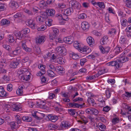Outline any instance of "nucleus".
I'll list each match as a JSON object with an SVG mask.
<instances>
[{
	"label": "nucleus",
	"mask_w": 131,
	"mask_h": 131,
	"mask_svg": "<svg viewBox=\"0 0 131 131\" xmlns=\"http://www.w3.org/2000/svg\"><path fill=\"white\" fill-rule=\"evenodd\" d=\"M69 5L70 7L75 9H80L81 7L80 4L75 1H70L69 3Z\"/></svg>",
	"instance_id": "obj_1"
},
{
	"label": "nucleus",
	"mask_w": 131,
	"mask_h": 131,
	"mask_svg": "<svg viewBox=\"0 0 131 131\" xmlns=\"http://www.w3.org/2000/svg\"><path fill=\"white\" fill-rule=\"evenodd\" d=\"M127 20L125 19H123L121 20V24L123 27H125L126 26V22Z\"/></svg>",
	"instance_id": "obj_48"
},
{
	"label": "nucleus",
	"mask_w": 131,
	"mask_h": 131,
	"mask_svg": "<svg viewBox=\"0 0 131 131\" xmlns=\"http://www.w3.org/2000/svg\"><path fill=\"white\" fill-rule=\"evenodd\" d=\"M46 67L45 66L42 64H40L38 66L39 68L40 69L42 72L45 71V68Z\"/></svg>",
	"instance_id": "obj_44"
},
{
	"label": "nucleus",
	"mask_w": 131,
	"mask_h": 131,
	"mask_svg": "<svg viewBox=\"0 0 131 131\" xmlns=\"http://www.w3.org/2000/svg\"><path fill=\"white\" fill-rule=\"evenodd\" d=\"M11 127L13 129L18 127V124L16 122H12L10 123Z\"/></svg>",
	"instance_id": "obj_29"
},
{
	"label": "nucleus",
	"mask_w": 131,
	"mask_h": 131,
	"mask_svg": "<svg viewBox=\"0 0 131 131\" xmlns=\"http://www.w3.org/2000/svg\"><path fill=\"white\" fill-rule=\"evenodd\" d=\"M39 5L41 7L43 8L46 6L47 3L44 1L42 0L39 2Z\"/></svg>",
	"instance_id": "obj_32"
},
{
	"label": "nucleus",
	"mask_w": 131,
	"mask_h": 131,
	"mask_svg": "<svg viewBox=\"0 0 131 131\" xmlns=\"http://www.w3.org/2000/svg\"><path fill=\"white\" fill-rule=\"evenodd\" d=\"M64 41L67 43L71 44L73 41V40L71 37H67L63 39Z\"/></svg>",
	"instance_id": "obj_18"
},
{
	"label": "nucleus",
	"mask_w": 131,
	"mask_h": 131,
	"mask_svg": "<svg viewBox=\"0 0 131 131\" xmlns=\"http://www.w3.org/2000/svg\"><path fill=\"white\" fill-rule=\"evenodd\" d=\"M8 39L10 42L12 43L14 41V39L13 36L11 35L9 36Z\"/></svg>",
	"instance_id": "obj_61"
},
{
	"label": "nucleus",
	"mask_w": 131,
	"mask_h": 131,
	"mask_svg": "<svg viewBox=\"0 0 131 131\" xmlns=\"http://www.w3.org/2000/svg\"><path fill=\"white\" fill-rule=\"evenodd\" d=\"M68 111L69 114L71 116H74L76 112L74 109H68Z\"/></svg>",
	"instance_id": "obj_40"
},
{
	"label": "nucleus",
	"mask_w": 131,
	"mask_h": 131,
	"mask_svg": "<svg viewBox=\"0 0 131 131\" xmlns=\"http://www.w3.org/2000/svg\"><path fill=\"white\" fill-rule=\"evenodd\" d=\"M47 68L55 70V68L53 64H48L47 65Z\"/></svg>",
	"instance_id": "obj_62"
},
{
	"label": "nucleus",
	"mask_w": 131,
	"mask_h": 131,
	"mask_svg": "<svg viewBox=\"0 0 131 131\" xmlns=\"http://www.w3.org/2000/svg\"><path fill=\"white\" fill-rule=\"evenodd\" d=\"M48 117L49 119L53 122H56L58 119L57 116L52 114L49 115Z\"/></svg>",
	"instance_id": "obj_13"
},
{
	"label": "nucleus",
	"mask_w": 131,
	"mask_h": 131,
	"mask_svg": "<svg viewBox=\"0 0 131 131\" xmlns=\"http://www.w3.org/2000/svg\"><path fill=\"white\" fill-rule=\"evenodd\" d=\"M6 92L5 91L3 87L0 86V96L1 97H6L7 96Z\"/></svg>",
	"instance_id": "obj_14"
},
{
	"label": "nucleus",
	"mask_w": 131,
	"mask_h": 131,
	"mask_svg": "<svg viewBox=\"0 0 131 131\" xmlns=\"http://www.w3.org/2000/svg\"><path fill=\"white\" fill-rule=\"evenodd\" d=\"M49 127L51 129H55L58 128L57 125L51 124L49 125Z\"/></svg>",
	"instance_id": "obj_49"
},
{
	"label": "nucleus",
	"mask_w": 131,
	"mask_h": 131,
	"mask_svg": "<svg viewBox=\"0 0 131 131\" xmlns=\"http://www.w3.org/2000/svg\"><path fill=\"white\" fill-rule=\"evenodd\" d=\"M86 95L88 96L89 97L88 99V100L89 99H90L91 100V101L92 102H93V99L90 98V97L93 96V94L91 92H88L86 93Z\"/></svg>",
	"instance_id": "obj_53"
},
{
	"label": "nucleus",
	"mask_w": 131,
	"mask_h": 131,
	"mask_svg": "<svg viewBox=\"0 0 131 131\" xmlns=\"http://www.w3.org/2000/svg\"><path fill=\"white\" fill-rule=\"evenodd\" d=\"M26 24L29 26L33 29H35L36 27V25L35 20L33 19L27 20L26 21Z\"/></svg>",
	"instance_id": "obj_5"
},
{
	"label": "nucleus",
	"mask_w": 131,
	"mask_h": 131,
	"mask_svg": "<svg viewBox=\"0 0 131 131\" xmlns=\"http://www.w3.org/2000/svg\"><path fill=\"white\" fill-rule=\"evenodd\" d=\"M80 118L85 124H86L88 122L87 119L83 115L80 116Z\"/></svg>",
	"instance_id": "obj_56"
},
{
	"label": "nucleus",
	"mask_w": 131,
	"mask_h": 131,
	"mask_svg": "<svg viewBox=\"0 0 131 131\" xmlns=\"http://www.w3.org/2000/svg\"><path fill=\"white\" fill-rule=\"evenodd\" d=\"M89 27V25L87 22L84 21L82 23L81 27L83 30L85 31L88 30Z\"/></svg>",
	"instance_id": "obj_12"
},
{
	"label": "nucleus",
	"mask_w": 131,
	"mask_h": 131,
	"mask_svg": "<svg viewBox=\"0 0 131 131\" xmlns=\"http://www.w3.org/2000/svg\"><path fill=\"white\" fill-rule=\"evenodd\" d=\"M30 75L29 74H24L21 77V80L22 81L24 82L27 81L29 80Z\"/></svg>",
	"instance_id": "obj_17"
},
{
	"label": "nucleus",
	"mask_w": 131,
	"mask_h": 131,
	"mask_svg": "<svg viewBox=\"0 0 131 131\" xmlns=\"http://www.w3.org/2000/svg\"><path fill=\"white\" fill-rule=\"evenodd\" d=\"M36 19L37 21L41 22L43 21L44 18L40 16H38L36 17Z\"/></svg>",
	"instance_id": "obj_55"
},
{
	"label": "nucleus",
	"mask_w": 131,
	"mask_h": 131,
	"mask_svg": "<svg viewBox=\"0 0 131 131\" xmlns=\"http://www.w3.org/2000/svg\"><path fill=\"white\" fill-rule=\"evenodd\" d=\"M12 108L13 111H18L20 109V106L15 104L12 103Z\"/></svg>",
	"instance_id": "obj_24"
},
{
	"label": "nucleus",
	"mask_w": 131,
	"mask_h": 131,
	"mask_svg": "<svg viewBox=\"0 0 131 131\" xmlns=\"http://www.w3.org/2000/svg\"><path fill=\"white\" fill-rule=\"evenodd\" d=\"M68 105L69 107H70L73 108L77 107L78 108L80 107V106H81V105H79L77 103H69Z\"/></svg>",
	"instance_id": "obj_22"
},
{
	"label": "nucleus",
	"mask_w": 131,
	"mask_h": 131,
	"mask_svg": "<svg viewBox=\"0 0 131 131\" xmlns=\"http://www.w3.org/2000/svg\"><path fill=\"white\" fill-rule=\"evenodd\" d=\"M100 25V23L98 21L94 22L92 24L93 26L96 29H98L99 28Z\"/></svg>",
	"instance_id": "obj_41"
},
{
	"label": "nucleus",
	"mask_w": 131,
	"mask_h": 131,
	"mask_svg": "<svg viewBox=\"0 0 131 131\" xmlns=\"http://www.w3.org/2000/svg\"><path fill=\"white\" fill-rule=\"evenodd\" d=\"M2 79L4 80L6 82L10 80L9 77L6 75H4Z\"/></svg>",
	"instance_id": "obj_63"
},
{
	"label": "nucleus",
	"mask_w": 131,
	"mask_h": 131,
	"mask_svg": "<svg viewBox=\"0 0 131 131\" xmlns=\"http://www.w3.org/2000/svg\"><path fill=\"white\" fill-rule=\"evenodd\" d=\"M124 53H122L120 55V57L119 59H118L119 60L118 61L119 63H124L128 61L129 60V58L127 57H123V56L124 55Z\"/></svg>",
	"instance_id": "obj_7"
},
{
	"label": "nucleus",
	"mask_w": 131,
	"mask_h": 131,
	"mask_svg": "<svg viewBox=\"0 0 131 131\" xmlns=\"http://www.w3.org/2000/svg\"><path fill=\"white\" fill-rule=\"evenodd\" d=\"M9 23V21L5 19H3L1 21V23L3 25H6Z\"/></svg>",
	"instance_id": "obj_43"
},
{
	"label": "nucleus",
	"mask_w": 131,
	"mask_h": 131,
	"mask_svg": "<svg viewBox=\"0 0 131 131\" xmlns=\"http://www.w3.org/2000/svg\"><path fill=\"white\" fill-rule=\"evenodd\" d=\"M122 49L121 47L116 46L114 49L113 51L114 55H116L118 54L122 51Z\"/></svg>",
	"instance_id": "obj_21"
},
{
	"label": "nucleus",
	"mask_w": 131,
	"mask_h": 131,
	"mask_svg": "<svg viewBox=\"0 0 131 131\" xmlns=\"http://www.w3.org/2000/svg\"><path fill=\"white\" fill-rule=\"evenodd\" d=\"M87 60L86 58H83L81 59L80 60V63L81 66H83L84 64L86 62Z\"/></svg>",
	"instance_id": "obj_57"
},
{
	"label": "nucleus",
	"mask_w": 131,
	"mask_h": 131,
	"mask_svg": "<svg viewBox=\"0 0 131 131\" xmlns=\"http://www.w3.org/2000/svg\"><path fill=\"white\" fill-rule=\"evenodd\" d=\"M108 37L107 36H104L101 39L100 42L102 45H103L106 43L108 41Z\"/></svg>",
	"instance_id": "obj_19"
},
{
	"label": "nucleus",
	"mask_w": 131,
	"mask_h": 131,
	"mask_svg": "<svg viewBox=\"0 0 131 131\" xmlns=\"http://www.w3.org/2000/svg\"><path fill=\"white\" fill-rule=\"evenodd\" d=\"M71 126L70 123L68 122L64 121H62L61 123V126L63 128H68Z\"/></svg>",
	"instance_id": "obj_9"
},
{
	"label": "nucleus",
	"mask_w": 131,
	"mask_h": 131,
	"mask_svg": "<svg viewBox=\"0 0 131 131\" xmlns=\"http://www.w3.org/2000/svg\"><path fill=\"white\" fill-rule=\"evenodd\" d=\"M57 61L59 64H64L66 61L62 57H60L58 58Z\"/></svg>",
	"instance_id": "obj_35"
},
{
	"label": "nucleus",
	"mask_w": 131,
	"mask_h": 131,
	"mask_svg": "<svg viewBox=\"0 0 131 131\" xmlns=\"http://www.w3.org/2000/svg\"><path fill=\"white\" fill-rule=\"evenodd\" d=\"M18 73L19 74H29L28 70L26 68L21 69L18 71Z\"/></svg>",
	"instance_id": "obj_16"
},
{
	"label": "nucleus",
	"mask_w": 131,
	"mask_h": 131,
	"mask_svg": "<svg viewBox=\"0 0 131 131\" xmlns=\"http://www.w3.org/2000/svg\"><path fill=\"white\" fill-rule=\"evenodd\" d=\"M70 55L73 59H78L79 57L77 54H75L73 52H72L71 53H70Z\"/></svg>",
	"instance_id": "obj_36"
},
{
	"label": "nucleus",
	"mask_w": 131,
	"mask_h": 131,
	"mask_svg": "<svg viewBox=\"0 0 131 131\" xmlns=\"http://www.w3.org/2000/svg\"><path fill=\"white\" fill-rule=\"evenodd\" d=\"M118 61L119 60L118 59L115 61H113L107 63V65L109 66H115L116 68H121L122 66L121 63H119Z\"/></svg>",
	"instance_id": "obj_4"
},
{
	"label": "nucleus",
	"mask_w": 131,
	"mask_h": 131,
	"mask_svg": "<svg viewBox=\"0 0 131 131\" xmlns=\"http://www.w3.org/2000/svg\"><path fill=\"white\" fill-rule=\"evenodd\" d=\"M45 116L44 114L38 112L37 113V115L36 116V119L38 120H40L43 118Z\"/></svg>",
	"instance_id": "obj_33"
},
{
	"label": "nucleus",
	"mask_w": 131,
	"mask_h": 131,
	"mask_svg": "<svg viewBox=\"0 0 131 131\" xmlns=\"http://www.w3.org/2000/svg\"><path fill=\"white\" fill-rule=\"evenodd\" d=\"M24 10V12L28 15H32L33 14V13L31 12V11L28 8H25Z\"/></svg>",
	"instance_id": "obj_46"
},
{
	"label": "nucleus",
	"mask_w": 131,
	"mask_h": 131,
	"mask_svg": "<svg viewBox=\"0 0 131 131\" xmlns=\"http://www.w3.org/2000/svg\"><path fill=\"white\" fill-rule=\"evenodd\" d=\"M20 50L17 49H16L15 50L12 52V53L14 55H17L19 54L20 52Z\"/></svg>",
	"instance_id": "obj_59"
},
{
	"label": "nucleus",
	"mask_w": 131,
	"mask_h": 131,
	"mask_svg": "<svg viewBox=\"0 0 131 131\" xmlns=\"http://www.w3.org/2000/svg\"><path fill=\"white\" fill-rule=\"evenodd\" d=\"M30 31L29 29L27 28H25L22 29L21 32L24 34H26L29 33Z\"/></svg>",
	"instance_id": "obj_54"
},
{
	"label": "nucleus",
	"mask_w": 131,
	"mask_h": 131,
	"mask_svg": "<svg viewBox=\"0 0 131 131\" xmlns=\"http://www.w3.org/2000/svg\"><path fill=\"white\" fill-rule=\"evenodd\" d=\"M98 76L96 74L94 75H89L86 77V79L88 80L89 81L97 78Z\"/></svg>",
	"instance_id": "obj_31"
},
{
	"label": "nucleus",
	"mask_w": 131,
	"mask_h": 131,
	"mask_svg": "<svg viewBox=\"0 0 131 131\" xmlns=\"http://www.w3.org/2000/svg\"><path fill=\"white\" fill-rule=\"evenodd\" d=\"M3 47L8 51H10L11 50V48L9 46L7 45H3Z\"/></svg>",
	"instance_id": "obj_64"
},
{
	"label": "nucleus",
	"mask_w": 131,
	"mask_h": 131,
	"mask_svg": "<svg viewBox=\"0 0 131 131\" xmlns=\"http://www.w3.org/2000/svg\"><path fill=\"white\" fill-rule=\"evenodd\" d=\"M14 34L16 36L19 38H21L23 37V34L22 33H21L19 31H15Z\"/></svg>",
	"instance_id": "obj_37"
},
{
	"label": "nucleus",
	"mask_w": 131,
	"mask_h": 131,
	"mask_svg": "<svg viewBox=\"0 0 131 131\" xmlns=\"http://www.w3.org/2000/svg\"><path fill=\"white\" fill-rule=\"evenodd\" d=\"M46 12L48 15L52 16L54 15L55 12L54 9L50 8L47 9Z\"/></svg>",
	"instance_id": "obj_20"
},
{
	"label": "nucleus",
	"mask_w": 131,
	"mask_h": 131,
	"mask_svg": "<svg viewBox=\"0 0 131 131\" xmlns=\"http://www.w3.org/2000/svg\"><path fill=\"white\" fill-rule=\"evenodd\" d=\"M106 69H104L99 71L98 73L97 74H97L98 75L97 76V77H98L99 76L104 74L106 72Z\"/></svg>",
	"instance_id": "obj_34"
},
{
	"label": "nucleus",
	"mask_w": 131,
	"mask_h": 131,
	"mask_svg": "<svg viewBox=\"0 0 131 131\" xmlns=\"http://www.w3.org/2000/svg\"><path fill=\"white\" fill-rule=\"evenodd\" d=\"M45 40V37L43 36H39L36 38V42L37 44H40L43 43Z\"/></svg>",
	"instance_id": "obj_8"
},
{
	"label": "nucleus",
	"mask_w": 131,
	"mask_h": 131,
	"mask_svg": "<svg viewBox=\"0 0 131 131\" xmlns=\"http://www.w3.org/2000/svg\"><path fill=\"white\" fill-rule=\"evenodd\" d=\"M85 112L88 114L95 115H97L99 113V112L97 110L92 108L86 109L85 110Z\"/></svg>",
	"instance_id": "obj_3"
},
{
	"label": "nucleus",
	"mask_w": 131,
	"mask_h": 131,
	"mask_svg": "<svg viewBox=\"0 0 131 131\" xmlns=\"http://www.w3.org/2000/svg\"><path fill=\"white\" fill-rule=\"evenodd\" d=\"M47 75L50 77H55L56 74L52 70H48L47 71Z\"/></svg>",
	"instance_id": "obj_25"
},
{
	"label": "nucleus",
	"mask_w": 131,
	"mask_h": 131,
	"mask_svg": "<svg viewBox=\"0 0 131 131\" xmlns=\"http://www.w3.org/2000/svg\"><path fill=\"white\" fill-rule=\"evenodd\" d=\"M119 121V118L117 117H115L113 119L112 121V124L113 125H115L118 123Z\"/></svg>",
	"instance_id": "obj_42"
},
{
	"label": "nucleus",
	"mask_w": 131,
	"mask_h": 131,
	"mask_svg": "<svg viewBox=\"0 0 131 131\" xmlns=\"http://www.w3.org/2000/svg\"><path fill=\"white\" fill-rule=\"evenodd\" d=\"M106 95L108 98H109L111 95V93L109 89H107L105 92Z\"/></svg>",
	"instance_id": "obj_47"
},
{
	"label": "nucleus",
	"mask_w": 131,
	"mask_h": 131,
	"mask_svg": "<svg viewBox=\"0 0 131 131\" xmlns=\"http://www.w3.org/2000/svg\"><path fill=\"white\" fill-rule=\"evenodd\" d=\"M16 121H17L16 122L18 124H20L21 123V118L19 116H16Z\"/></svg>",
	"instance_id": "obj_58"
},
{
	"label": "nucleus",
	"mask_w": 131,
	"mask_h": 131,
	"mask_svg": "<svg viewBox=\"0 0 131 131\" xmlns=\"http://www.w3.org/2000/svg\"><path fill=\"white\" fill-rule=\"evenodd\" d=\"M9 5L10 7L13 9L15 10L19 7L18 3L16 1H12L9 4Z\"/></svg>",
	"instance_id": "obj_10"
},
{
	"label": "nucleus",
	"mask_w": 131,
	"mask_h": 131,
	"mask_svg": "<svg viewBox=\"0 0 131 131\" xmlns=\"http://www.w3.org/2000/svg\"><path fill=\"white\" fill-rule=\"evenodd\" d=\"M41 82L42 83H46L48 82L47 78L45 76H42L41 78Z\"/></svg>",
	"instance_id": "obj_51"
},
{
	"label": "nucleus",
	"mask_w": 131,
	"mask_h": 131,
	"mask_svg": "<svg viewBox=\"0 0 131 131\" xmlns=\"http://www.w3.org/2000/svg\"><path fill=\"white\" fill-rule=\"evenodd\" d=\"M46 25H42L38 28V30L39 31H43L46 29Z\"/></svg>",
	"instance_id": "obj_52"
},
{
	"label": "nucleus",
	"mask_w": 131,
	"mask_h": 131,
	"mask_svg": "<svg viewBox=\"0 0 131 131\" xmlns=\"http://www.w3.org/2000/svg\"><path fill=\"white\" fill-rule=\"evenodd\" d=\"M22 120L26 122H30L32 121V118L27 116H24L22 117Z\"/></svg>",
	"instance_id": "obj_27"
},
{
	"label": "nucleus",
	"mask_w": 131,
	"mask_h": 131,
	"mask_svg": "<svg viewBox=\"0 0 131 131\" xmlns=\"http://www.w3.org/2000/svg\"><path fill=\"white\" fill-rule=\"evenodd\" d=\"M26 41L25 40H22L20 43L22 48L26 52H29L31 51V49L27 47L26 44Z\"/></svg>",
	"instance_id": "obj_6"
},
{
	"label": "nucleus",
	"mask_w": 131,
	"mask_h": 131,
	"mask_svg": "<svg viewBox=\"0 0 131 131\" xmlns=\"http://www.w3.org/2000/svg\"><path fill=\"white\" fill-rule=\"evenodd\" d=\"M68 16V15L64 13L63 14L62 17V20L65 21H68L69 20V18Z\"/></svg>",
	"instance_id": "obj_50"
},
{
	"label": "nucleus",
	"mask_w": 131,
	"mask_h": 131,
	"mask_svg": "<svg viewBox=\"0 0 131 131\" xmlns=\"http://www.w3.org/2000/svg\"><path fill=\"white\" fill-rule=\"evenodd\" d=\"M52 20L51 19H49L46 22V24L49 26H51L52 24Z\"/></svg>",
	"instance_id": "obj_60"
},
{
	"label": "nucleus",
	"mask_w": 131,
	"mask_h": 131,
	"mask_svg": "<svg viewBox=\"0 0 131 131\" xmlns=\"http://www.w3.org/2000/svg\"><path fill=\"white\" fill-rule=\"evenodd\" d=\"M89 45H92L94 43V39L91 37H88L86 39Z\"/></svg>",
	"instance_id": "obj_23"
},
{
	"label": "nucleus",
	"mask_w": 131,
	"mask_h": 131,
	"mask_svg": "<svg viewBox=\"0 0 131 131\" xmlns=\"http://www.w3.org/2000/svg\"><path fill=\"white\" fill-rule=\"evenodd\" d=\"M97 5L101 8H104L105 7L104 3L103 2H97Z\"/></svg>",
	"instance_id": "obj_45"
},
{
	"label": "nucleus",
	"mask_w": 131,
	"mask_h": 131,
	"mask_svg": "<svg viewBox=\"0 0 131 131\" xmlns=\"http://www.w3.org/2000/svg\"><path fill=\"white\" fill-rule=\"evenodd\" d=\"M123 106L125 109L128 111H127V113L128 114H129L130 112H131V107L128 106L127 104L126 103L123 104Z\"/></svg>",
	"instance_id": "obj_30"
},
{
	"label": "nucleus",
	"mask_w": 131,
	"mask_h": 131,
	"mask_svg": "<svg viewBox=\"0 0 131 131\" xmlns=\"http://www.w3.org/2000/svg\"><path fill=\"white\" fill-rule=\"evenodd\" d=\"M64 12V13L67 15H70L73 12V9L71 7L67 8Z\"/></svg>",
	"instance_id": "obj_15"
},
{
	"label": "nucleus",
	"mask_w": 131,
	"mask_h": 131,
	"mask_svg": "<svg viewBox=\"0 0 131 131\" xmlns=\"http://www.w3.org/2000/svg\"><path fill=\"white\" fill-rule=\"evenodd\" d=\"M98 128L101 130L104 131L105 129L106 126L102 123H100L99 124Z\"/></svg>",
	"instance_id": "obj_39"
},
{
	"label": "nucleus",
	"mask_w": 131,
	"mask_h": 131,
	"mask_svg": "<svg viewBox=\"0 0 131 131\" xmlns=\"http://www.w3.org/2000/svg\"><path fill=\"white\" fill-rule=\"evenodd\" d=\"M59 33V30L56 28H53L52 32L49 34V38L50 39L53 40L58 36Z\"/></svg>",
	"instance_id": "obj_2"
},
{
	"label": "nucleus",
	"mask_w": 131,
	"mask_h": 131,
	"mask_svg": "<svg viewBox=\"0 0 131 131\" xmlns=\"http://www.w3.org/2000/svg\"><path fill=\"white\" fill-rule=\"evenodd\" d=\"M88 49V47L85 46L83 47H80L79 49L81 52H83V53H85V52L86 53Z\"/></svg>",
	"instance_id": "obj_26"
},
{
	"label": "nucleus",
	"mask_w": 131,
	"mask_h": 131,
	"mask_svg": "<svg viewBox=\"0 0 131 131\" xmlns=\"http://www.w3.org/2000/svg\"><path fill=\"white\" fill-rule=\"evenodd\" d=\"M18 64V62H12L10 63L9 66L11 68H16Z\"/></svg>",
	"instance_id": "obj_28"
},
{
	"label": "nucleus",
	"mask_w": 131,
	"mask_h": 131,
	"mask_svg": "<svg viewBox=\"0 0 131 131\" xmlns=\"http://www.w3.org/2000/svg\"><path fill=\"white\" fill-rule=\"evenodd\" d=\"M74 47L77 49H79L80 47V43L77 41H75L73 43Z\"/></svg>",
	"instance_id": "obj_38"
},
{
	"label": "nucleus",
	"mask_w": 131,
	"mask_h": 131,
	"mask_svg": "<svg viewBox=\"0 0 131 131\" xmlns=\"http://www.w3.org/2000/svg\"><path fill=\"white\" fill-rule=\"evenodd\" d=\"M24 88L25 86L23 85L19 86L16 91L17 94L19 95H23V89Z\"/></svg>",
	"instance_id": "obj_11"
}]
</instances>
